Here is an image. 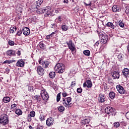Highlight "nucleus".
I'll list each match as a JSON object with an SVG mask.
<instances>
[{
	"mask_svg": "<svg viewBox=\"0 0 129 129\" xmlns=\"http://www.w3.org/2000/svg\"><path fill=\"white\" fill-rule=\"evenodd\" d=\"M50 64V62L48 61H44L43 64H42V67L43 68H48L49 67V65Z\"/></svg>",
	"mask_w": 129,
	"mask_h": 129,
	"instance_id": "nucleus-23",
	"label": "nucleus"
},
{
	"mask_svg": "<svg viewBox=\"0 0 129 129\" xmlns=\"http://www.w3.org/2000/svg\"><path fill=\"white\" fill-rule=\"evenodd\" d=\"M41 96L43 100H48L49 99V95L45 90H41Z\"/></svg>",
	"mask_w": 129,
	"mask_h": 129,
	"instance_id": "nucleus-8",
	"label": "nucleus"
},
{
	"mask_svg": "<svg viewBox=\"0 0 129 129\" xmlns=\"http://www.w3.org/2000/svg\"><path fill=\"white\" fill-rule=\"evenodd\" d=\"M55 76H56V73L54 72H51L49 73V77L50 78H52V79L55 78Z\"/></svg>",
	"mask_w": 129,
	"mask_h": 129,
	"instance_id": "nucleus-27",
	"label": "nucleus"
},
{
	"mask_svg": "<svg viewBox=\"0 0 129 129\" xmlns=\"http://www.w3.org/2000/svg\"><path fill=\"white\" fill-rule=\"evenodd\" d=\"M7 54L9 56H16V51L13 50H8L7 52Z\"/></svg>",
	"mask_w": 129,
	"mask_h": 129,
	"instance_id": "nucleus-20",
	"label": "nucleus"
},
{
	"mask_svg": "<svg viewBox=\"0 0 129 129\" xmlns=\"http://www.w3.org/2000/svg\"><path fill=\"white\" fill-rule=\"evenodd\" d=\"M69 29V26L64 24L61 26V29L62 31H64V32H66V31H68Z\"/></svg>",
	"mask_w": 129,
	"mask_h": 129,
	"instance_id": "nucleus-25",
	"label": "nucleus"
},
{
	"mask_svg": "<svg viewBox=\"0 0 129 129\" xmlns=\"http://www.w3.org/2000/svg\"><path fill=\"white\" fill-rule=\"evenodd\" d=\"M58 109L59 111L62 112L64 111V110H65V108H64V106H60L59 107H58Z\"/></svg>",
	"mask_w": 129,
	"mask_h": 129,
	"instance_id": "nucleus-35",
	"label": "nucleus"
},
{
	"mask_svg": "<svg viewBox=\"0 0 129 129\" xmlns=\"http://www.w3.org/2000/svg\"><path fill=\"white\" fill-rule=\"evenodd\" d=\"M112 10L114 13H117V12H120V7L119 6L114 5Z\"/></svg>",
	"mask_w": 129,
	"mask_h": 129,
	"instance_id": "nucleus-17",
	"label": "nucleus"
},
{
	"mask_svg": "<svg viewBox=\"0 0 129 129\" xmlns=\"http://www.w3.org/2000/svg\"><path fill=\"white\" fill-rule=\"evenodd\" d=\"M112 77L113 79H118L119 78V73L116 71L114 72Z\"/></svg>",
	"mask_w": 129,
	"mask_h": 129,
	"instance_id": "nucleus-21",
	"label": "nucleus"
},
{
	"mask_svg": "<svg viewBox=\"0 0 129 129\" xmlns=\"http://www.w3.org/2000/svg\"><path fill=\"white\" fill-rule=\"evenodd\" d=\"M51 28H53V29H55V28H56V24H51Z\"/></svg>",
	"mask_w": 129,
	"mask_h": 129,
	"instance_id": "nucleus-50",
	"label": "nucleus"
},
{
	"mask_svg": "<svg viewBox=\"0 0 129 129\" xmlns=\"http://www.w3.org/2000/svg\"><path fill=\"white\" fill-rule=\"evenodd\" d=\"M89 122H90V119L89 118L85 119L82 121V123H83V124H86L87 123H89Z\"/></svg>",
	"mask_w": 129,
	"mask_h": 129,
	"instance_id": "nucleus-30",
	"label": "nucleus"
},
{
	"mask_svg": "<svg viewBox=\"0 0 129 129\" xmlns=\"http://www.w3.org/2000/svg\"><path fill=\"white\" fill-rule=\"evenodd\" d=\"M117 90L120 94H124L125 93V90L120 85H117L116 86Z\"/></svg>",
	"mask_w": 129,
	"mask_h": 129,
	"instance_id": "nucleus-11",
	"label": "nucleus"
},
{
	"mask_svg": "<svg viewBox=\"0 0 129 129\" xmlns=\"http://www.w3.org/2000/svg\"><path fill=\"white\" fill-rule=\"evenodd\" d=\"M16 66L17 67H24V65H25V62L22 59L19 60L16 63Z\"/></svg>",
	"mask_w": 129,
	"mask_h": 129,
	"instance_id": "nucleus-18",
	"label": "nucleus"
},
{
	"mask_svg": "<svg viewBox=\"0 0 129 129\" xmlns=\"http://www.w3.org/2000/svg\"><path fill=\"white\" fill-rule=\"evenodd\" d=\"M122 75L125 78H127L128 77V74H129V70L127 68H125L122 71Z\"/></svg>",
	"mask_w": 129,
	"mask_h": 129,
	"instance_id": "nucleus-15",
	"label": "nucleus"
},
{
	"mask_svg": "<svg viewBox=\"0 0 129 129\" xmlns=\"http://www.w3.org/2000/svg\"><path fill=\"white\" fill-rule=\"evenodd\" d=\"M119 60H120V61H121L122 60V58H123V54H120L118 55Z\"/></svg>",
	"mask_w": 129,
	"mask_h": 129,
	"instance_id": "nucleus-39",
	"label": "nucleus"
},
{
	"mask_svg": "<svg viewBox=\"0 0 129 129\" xmlns=\"http://www.w3.org/2000/svg\"><path fill=\"white\" fill-rule=\"evenodd\" d=\"M61 99V93H59L57 94L56 96V101L57 102H59L60 100Z\"/></svg>",
	"mask_w": 129,
	"mask_h": 129,
	"instance_id": "nucleus-32",
	"label": "nucleus"
},
{
	"mask_svg": "<svg viewBox=\"0 0 129 129\" xmlns=\"http://www.w3.org/2000/svg\"><path fill=\"white\" fill-rule=\"evenodd\" d=\"M39 47L41 49H42L43 50H44V49H46V45L44 44V43H40Z\"/></svg>",
	"mask_w": 129,
	"mask_h": 129,
	"instance_id": "nucleus-36",
	"label": "nucleus"
},
{
	"mask_svg": "<svg viewBox=\"0 0 129 129\" xmlns=\"http://www.w3.org/2000/svg\"><path fill=\"white\" fill-rule=\"evenodd\" d=\"M109 97L111 98V99H113L114 97H115V94L113 92H111L109 93Z\"/></svg>",
	"mask_w": 129,
	"mask_h": 129,
	"instance_id": "nucleus-28",
	"label": "nucleus"
},
{
	"mask_svg": "<svg viewBox=\"0 0 129 129\" xmlns=\"http://www.w3.org/2000/svg\"><path fill=\"white\" fill-rule=\"evenodd\" d=\"M63 3L64 4H68V0H64Z\"/></svg>",
	"mask_w": 129,
	"mask_h": 129,
	"instance_id": "nucleus-57",
	"label": "nucleus"
},
{
	"mask_svg": "<svg viewBox=\"0 0 129 129\" xmlns=\"http://www.w3.org/2000/svg\"><path fill=\"white\" fill-rule=\"evenodd\" d=\"M17 54L18 55V56L21 55V51L20 50H18L17 52Z\"/></svg>",
	"mask_w": 129,
	"mask_h": 129,
	"instance_id": "nucleus-53",
	"label": "nucleus"
},
{
	"mask_svg": "<svg viewBox=\"0 0 129 129\" xmlns=\"http://www.w3.org/2000/svg\"><path fill=\"white\" fill-rule=\"evenodd\" d=\"M62 95L63 97H66V96H68V94H67L65 92H63L62 93Z\"/></svg>",
	"mask_w": 129,
	"mask_h": 129,
	"instance_id": "nucleus-45",
	"label": "nucleus"
},
{
	"mask_svg": "<svg viewBox=\"0 0 129 129\" xmlns=\"http://www.w3.org/2000/svg\"><path fill=\"white\" fill-rule=\"evenodd\" d=\"M107 27H108L109 28H111L113 30H114V25H113V23L111 22H108L106 24Z\"/></svg>",
	"mask_w": 129,
	"mask_h": 129,
	"instance_id": "nucleus-24",
	"label": "nucleus"
},
{
	"mask_svg": "<svg viewBox=\"0 0 129 129\" xmlns=\"http://www.w3.org/2000/svg\"><path fill=\"white\" fill-rule=\"evenodd\" d=\"M0 123L4 125H6V124L9 123V118L8 117V115L6 114L1 115L0 118Z\"/></svg>",
	"mask_w": 129,
	"mask_h": 129,
	"instance_id": "nucleus-2",
	"label": "nucleus"
},
{
	"mask_svg": "<svg viewBox=\"0 0 129 129\" xmlns=\"http://www.w3.org/2000/svg\"><path fill=\"white\" fill-rule=\"evenodd\" d=\"M54 70L57 73H63L65 70V67L62 63H59L54 67Z\"/></svg>",
	"mask_w": 129,
	"mask_h": 129,
	"instance_id": "nucleus-1",
	"label": "nucleus"
},
{
	"mask_svg": "<svg viewBox=\"0 0 129 129\" xmlns=\"http://www.w3.org/2000/svg\"><path fill=\"white\" fill-rule=\"evenodd\" d=\"M54 121H55L54 120V118L49 117L46 120V125H47V126H51V125H53Z\"/></svg>",
	"mask_w": 129,
	"mask_h": 129,
	"instance_id": "nucleus-9",
	"label": "nucleus"
},
{
	"mask_svg": "<svg viewBox=\"0 0 129 129\" xmlns=\"http://www.w3.org/2000/svg\"><path fill=\"white\" fill-rule=\"evenodd\" d=\"M35 115H36V112H35L34 111H31L30 112V114L28 115V117H27L28 121H29V122H30V121H32L31 117H35Z\"/></svg>",
	"mask_w": 129,
	"mask_h": 129,
	"instance_id": "nucleus-12",
	"label": "nucleus"
},
{
	"mask_svg": "<svg viewBox=\"0 0 129 129\" xmlns=\"http://www.w3.org/2000/svg\"><path fill=\"white\" fill-rule=\"evenodd\" d=\"M72 2H74V0H71Z\"/></svg>",
	"mask_w": 129,
	"mask_h": 129,
	"instance_id": "nucleus-61",
	"label": "nucleus"
},
{
	"mask_svg": "<svg viewBox=\"0 0 129 129\" xmlns=\"http://www.w3.org/2000/svg\"><path fill=\"white\" fill-rule=\"evenodd\" d=\"M86 86L88 88L92 87V82H91V81L87 80L86 82L83 84L84 87H86Z\"/></svg>",
	"mask_w": 129,
	"mask_h": 129,
	"instance_id": "nucleus-13",
	"label": "nucleus"
},
{
	"mask_svg": "<svg viewBox=\"0 0 129 129\" xmlns=\"http://www.w3.org/2000/svg\"><path fill=\"white\" fill-rule=\"evenodd\" d=\"M17 31V28L16 27H11L10 30V32L11 34H13L14 32H16Z\"/></svg>",
	"mask_w": 129,
	"mask_h": 129,
	"instance_id": "nucleus-33",
	"label": "nucleus"
},
{
	"mask_svg": "<svg viewBox=\"0 0 129 129\" xmlns=\"http://www.w3.org/2000/svg\"><path fill=\"white\" fill-rule=\"evenodd\" d=\"M99 102H104V101H106V99H105V97L104 96V95H102V94H100L99 95V97L98 99Z\"/></svg>",
	"mask_w": 129,
	"mask_h": 129,
	"instance_id": "nucleus-19",
	"label": "nucleus"
},
{
	"mask_svg": "<svg viewBox=\"0 0 129 129\" xmlns=\"http://www.w3.org/2000/svg\"><path fill=\"white\" fill-rule=\"evenodd\" d=\"M75 85H76L75 82H72L71 83V86H72V87H74V86H75Z\"/></svg>",
	"mask_w": 129,
	"mask_h": 129,
	"instance_id": "nucleus-48",
	"label": "nucleus"
},
{
	"mask_svg": "<svg viewBox=\"0 0 129 129\" xmlns=\"http://www.w3.org/2000/svg\"><path fill=\"white\" fill-rule=\"evenodd\" d=\"M8 44L10 45V46H14V45H15V42L12 40H9L8 41Z\"/></svg>",
	"mask_w": 129,
	"mask_h": 129,
	"instance_id": "nucleus-38",
	"label": "nucleus"
},
{
	"mask_svg": "<svg viewBox=\"0 0 129 129\" xmlns=\"http://www.w3.org/2000/svg\"><path fill=\"white\" fill-rule=\"evenodd\" d=\"M14 62H16L15 60H6L3 62V64H6L7 63L8 64H11L12 63H14Z\"/></svg>",
	"mask_w": 129,
	"mask_h": 129,
	"instance_id": "nucleus-29",
	"label": "nucleus"
},
{
	"mask_svg": "<svg viewBox=\"0 0 129 129\" xmlns=\"http://www.w3.org/2000/svg\"><path fill=\"white\" fill-rule=\"evenodd\" d=\"M118 25L121 28H123V27H124V23H123L121 21H119Z\"/></svg>",
	"mask_w": 129,
	"mask_h": 129,
	"instance_id": "nucleus-37",
	"label": "nucleus"
},
{
	"mask_svg": "<svg viewBox=\"0 0 129 129\" xmlns=\"http://www.w3.org/2000/svg\"><path fill=\"white\" fill-rule=\"evenodd\" d=\"M23 33L25 36H29L30 35L31 31H30V29L28 27H24L23 29Z\"/></svg>",
	"mask_w": 129,
	"mask_h": 129,
	"instance_id": "nucleus-14",
	"label": "nucleus"
},
{
	"mask_svg": "<svg viewBox=\"0 0 129 129\" xmlns=\"http://www.w3.org/2000/svg\"><path fill=\"white\" fill-rule=\"evenodd\" d=\"M45 118H46V116L44 114V113H41L39 116V119L43 121L45 120Z\"/></svg>",
	"mask_w": 129,
	"mask_h": 129,
	"instance_id": "nucleus-26",
	"label": "nucleus"
},
{
	"mask_svg": "<svg viewBox=\"0 0 129 129\" xmlns=\"http://www.w3.org/2000/svg\"><path fill=\"white\" fill-rule=\"evenodd\" d=\"M56 12H58V10H56Z\"/></svg>",
	"mask_w": 129,
	"mask_h": 129,
	"instance_id": "nucleus-62",
	"label": "nucleus"
},
{
	"mask_svg": "<svg viewBox=\"0 0 129 129\" xmlns=\"http://www.w3.org/2000/svg\"><path fill=\"white\" fill-rule=\"evenodd\" d=\"M54 34H55V32H52L49 36L50 37H53L54 36Z\"/></svg>",
	"mask_w": 129,
	"mask_h": 129,
	"instance_id": "nucleus-58",
	"label": "nucleus"
},
{
	"mask_svg": "<svg viewBox=\"0 0 129 129\" xmlns=\"http://www.w3.org/2000/svg\"><path fill=\"white\" fill-rule=\"evenodd\" d=\"M13 107H17V104H14L13 105H12L11 107H13Z\"/></svg>",
	"mask_w": 129,
	"mask_h": 129,
	"instance_id": "nucleus-56",
	"label": "nucleus"
},
{
	"mask_svg": "<svg viewBox=\"0 0 129 129\" xmlns=\"http://www.w3.org/2000/svg\"><path fill=\"white\" fill-rule=\"evenodd\" d=\"M36 99H37V100L40 101V97H39L38 96H36Z\"/></svg>",
	"mask_w": 129,
	"mask_h": 129,
	"instance_id": "nucleus-54",
	"label": "nucleus"
},
{
	"mask_svg": "<svg viewBox=\"0 0 129 129\" xmlns=\"http://www.w3.org/2000/svg\"><path fill=\"white\" fill-rule=\"evenodd\" d=\"M125 117L127 119H129V112L126 113Z\"/></svg>",
	"mask_w": 129,
	"mask_h": 129,
	"instance_id": "nucleus-49",
	"label": "nucleus"
},
{
	"mask_svg": "<svg viewBox=\"0 0 129 129\" xmlns=\"http://www.w3.org/2000/svg\"><path fill=\"white\" fill-rule=\"evenodd\" d=\"M71 100H72V98H71V97H67V98H63L62 100L61 101V102H62L63 105L67 107V106H68V105H69V103L71 102Z\"/></svg>",
	"mask_w": 129,
	"mask_h": 129,
	"instance_id": "nucleus-6",
	"label": "nucleus"
},
{
	"mask_svg": "<svg viewBox=\"0 0 129 129\" xmlns=\"http://www.w3.org/2000/svg\"><path fill=\"white\" fill-rule=\"evenodd\" d=\"M77 92L78 93H81V92H82V89L81 88H78L77 89Z\"/></svg>",
	"mask_w": 129,
	"mask_h": 129,
	"instance_id": "nucleus-44",
	"label": "nucleus"
},
{
	"mask_svg": "<svg viewBox=\"0 0 129 129\" xmlns=\"http://www.w3.org/2000/svg\"><path fill=\"white\" fill-rule=\"evenodd\" d=\"M37 72L39 75H44L45 73V70L41 66H38L37 68Z\"/></svg>",
	"mask_w": 129,
	"mask_h": 129,
	"instance_id": "nucleus-10",
	"label": "nucleus"
},
{
	"mask_svg": "<svg viewBox=\"0 0 129 129\" xmlns=\"http://www.w3.org/2000/svg\"><path fill=\"white\" fill-rule=\"evenodd\" d=\"M0 108H1V105H0Z\"/></svg>",
	"mask_w": 129,
	"mask_h": 129,
	"instance_id": "nucleus-63",
	"label": "nucleus"
},
{
	"mask_svg": "<svg viewBox=\"0 0 129 129\" xmlns=\"http://www.w3.org/2000/svg\"><path fill=\"white\" fill-rule=\"evenodd\" d=\"M46 38L47 40H49V39H50V38H51V36L50 35H47V36H46Z\"/></svg>",
	"mask_w": 129,
	"mask_h": 129,
	"instance_id": "nucleus-55",
	"label": "nucleus"
},
{
	"mask_svg": "<svg viewBox=\"0 0 129 129\" xmlns=\"http://www.w3.org/2000/svg\"><path fill=\"white\" fill-rule=\"evenodd\" d=\"M56 20H58V22H61L62 20H61V16H59Z\"/></svg>",
	"mask_w": 129,
	"mask_h": 129,
	"instance_id": "nucleus-52",
	"label": "nucleus"
},
{
	"mask_svg": "<svg viewBox=\"0 0 129 129\" xmlns=\"http://www.w3.org/2000/svg\"><path fill=\"white\" fill-rule=\"evenodd\" d=\"M114 127H118L119 126V122H115L114 123Z\"/></svg>",
	"mask_w": 129,
	"mask_h": 129,
	"instance_id": "nucleus-40",
	"label": "nucleus"
},
{
	"mask_svg": "<svg viewBox=\"0 0 129 129\" xmlns=\"http://www.w3.org/2000/svg\"><path fill=\"white\" fill-rule=\"evenodd\" d=\"M99 45V41H97L95 44V47H97Z\"/></svg>",
	"mask_w": 129,
	"mask_h": 129,
	"instance_id": "nucleus-51",
	"label": "nucleus"
},
{
	"mask_svg": "<svg viewBox=\"0 0 129 129\" xmlns=\"http://www.w3.org/2000/svg\"><path fill=\"white\" fill-rule=\"evenodd\" d=\"M11 101V98L10 97H5L3 100L2 102H4V103H9Z\"/></svg>",
	"mask_w": 129,
	"mask_h": 129,
	"instance_id": "nucleus-22",
	"label": "nucleus"
},
{
	"mask_svg": "<svg viewBox=\"0 0 129 129\" xmlns=\"http://www.w3.org/2000/svg\"><path fill=\"white\" fill-rule=\"evenodd\" d=\"M84 5H85L86 7H91V2H90L88 4L84 3Z\"/></svg>",
	"mask_w": 129,
	"mask_h": 129,
	"instance_id": "nucleus-43",
	"label": "nucleus"
},
{
	"mask_svg": "<svg viewBox=\"0 0 129 129\" xmlns=\"http://www.w3.org/2000/svg\"><path fill=\"white\" fill-rule=\"evenodd\" d=\"M44 60H43V59H41V60H39V64H40V65H43V64H44Z\"/></svg>",
	"mask_w": 129,
	"mask_h": 129,
	"instance_id": "nucleus-46",
	"label": "nucleus"
},
{
	"mask_svg": "<svg viewBox=\"0 0 129 129\" xmlns=\"http://www.w3.org/2000/svg\"><path fill=\"white\" fill-rule=\"evenodd\" d=\"M44 0H38L34 3L36 9H39L41 6V5L43 4Z\"/></svg>",
	"mask_w": 129,
	"mask_h": 129,
	"instance_id": "nucleus-16",
	"label": "nucleus"
},
{
	"mask_svg": "<svg viewBox=\"0 0 129 129\" xmlns=\"http://www.w3.org/2000/svg\"><path fill=\"white\" fill-rule=\"evenodd\" d=\"M6 71H7V72H10V69H6Z\"/></svg>",
	"mask_w": 129,
	"mask_h": 129,
	"instance_id": "nucleus-59",
	"label": "nucleus"
},
{
	"mask_svg": "<svg viewBox=\"0 0 129 129\" xmlns=\"http://www.w3.org/2000/svg\"><path fill=\"white\" fill-rule=\"evenodd\" d=\"M28 90H29V91H30L31 92H33V91H34V90H33V86H29Z\"/></svg>",
	"mask_w": 129,
	"mask_h": 129,
	"instance_id": "nucleus-41",
	"label": "nucleus"
},
{
	"mask_svg": "<svg viewBox=\"0 0 129 129\" xmlns=\"http://www.w3.org/2000/svg\"><path fill=\"white\" fill-rule=\"evenodd\" d=\"M125 12L126 14H127V15H129V7H127L126 10H125Z\"/></svg>",
	"mask_w": 129,
	"mask_h": 129,
	"instance_id": "nucleus-47",
	"label": "nucleus"
},
{
	"mask_svg": "<svg viewBox=\"0 0 129 129\" xmlns=\"http://www.w3.org/2000/svg\"><path fill=\"white\" fill-rule=\"evenodd\" d=\"M22 33H23V32L22 31V29H20L19 31L17 32L16 35H17V36H21V35H22Z\"/></svg>",
	"mask_w": 129,
	"mask_h": 129,
	"instance_id": "nucleus-42",
	"label": "nucleus"
},
{
	"mask_svg": "<svg viewBox=\"0 0 129 129\" xmlns=\"http://www.w3.org/2000/svg\"><path fill=\"white\" fill-rule=\"evenodd\" d=\"M100 38L101 39V42L103 44H106L108 40V36L104 33L101 32L99 33Z\"/></svg>",
	"mask_w": 129,
	"mask_h": 129,
	"instance_id": "nucleus-5",
	"label": "nucleus"
},
{
	"mask_svg": "<svg viewBox=\"0 0 129 129\" xmlns=\"http://www.w3.org/2000/svg\"><path fill=\"white\" fill-rule=\"evenodd\" d=\"M15 113L16 114H18V115H21V114L23 113V112L22 111V110L18 109L16 110Z\"/></svg>",
	"mask_w": 129,
	"mask_h": 129,
	"instance_id": "nucleus-31",
	"label": "nucleus"
},
{
	"mask_svg": "<svg viewBox=\"0 0 129 129\" xmlns=\"http://www.w3.org/2000/svg\"><path fill=\"white\" fill-rule=\"evenodd\" d=\"M67 44L69 47V49L71 50L72 52H74V51L76 50L75 45L74 43H73V42H72V40H70L69 41H67Z\"/></svg>",
	"mask_w": 129,
	"mask_h": 129,
	"instance_id": "nucleus-7",
	"label": "nucleus"
},
{
	"mask_svg": "<svg viewBox=\"0 0 129 129\" xmlns=\"http://www.w3.org/2000/svg\"><path fill=\"white\" fill-rule=\"evenodd\" d=\"M32 127L31 125H30V126H29V128H32Z\"/></svg>",
	"mask_w": 129,
	"mask_h": 129,
	"instance_id": "nucleus-60",
	"label": "nucleus"
},
{
	"mask_svg": "<svg viewBox=\"0 0 129 129\" xmlns=\"http://www.w3.org/2000/svg\"><path fill=\"white\" fill-rule=\"evenodd\" d=\"M83 53L86 56H90V51L89 50H84Z\"/></svg>",
	"mask_w": 129,
	"mask_h": 129,
	"instance_id": "nucleus-34",
	"label": "nucleus"
},
{
	"mask_svg": "<svg viewBox=\"0 0 129 129\" xmlns=\"http://www.w3.org/2000/svg\"><path fill=\"white\" fill-rule=\"evenodd\" d=\"M115 109L111 107H106L105 108V111L107 114H109V115L114 116L116 114Z\"/></svg>",
	"mask_w": 129,
	"mask_h": 129,
	"instance_id": "nucleus-3",
	"label": "nucleus"
},
{
	"mask_svg": "<svg viewBox=\"0 0 129 129\" xmlns=\"http://www.w3.org/2000/svg\"><path fill=\"white\" fill-rule=\"evenodd\" d=\"M37 12L39 13V14H44V13H45L47 16H51V11H50V9L48 8V7H44L38 9Z\"/></svg>",
	"mask_w": 129,
	"mask_h": 129,
	"instance_id": "nucleus-4",
	"label": "nucleus"
}]
</instances>
